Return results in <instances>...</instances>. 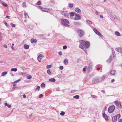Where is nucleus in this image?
I'll return each instance as SVG.
<instances>
[{
	"label": "nucleus",
	"mask_w": 122,
	"mask_h": 122,
	"mask_svg": "<svg viewBox=\"0 0 122 122\" xmlns=\"http://www.w3.org/2000/svg\"><path fill=\"white\" fill-rule=\"evenodd\" d=\"M32 76L30 75H29L27 76V79H30L32 78Z\"/></svg>",
	"instance_id": "obj_32"
},
{
	"label": "nucleus",
	"mask_w": 122,
	"mask_h": 122,
	"mask_svg": "<svg viewBox=\"0 0 122 122\" xmlns=\"http://www.w3.org/2000/svg\"><path fill=\"white\" fill-rule=\"evenodd\" d=\"M116 73V71L114 70H112L110 72V74L112 75H114Z\"/></svg>",
	"instance_id": "obj_15"
},
{
	"label": "nucleus",
	"mask_w": 122,
	"mask_h": 122,
	"mask_svg": "<svg viewBox=\"0 0 122 122\" xmlns=\"http://www.w3.org/2000/svg\"><path fill=\"white\" fill-rule=\"evenodd\" d=\"M69 6L71 7H72L73 6V5L72 4L70 3L69 4Z\"/></svg>",
	"instance_id": "obj_40"
},
{
	"label": "nucleus",
	"mask_w": 122,
	"mask_h": 122,
	"mask_svg": "<svg viewBox=\"0 0 122 122\" xmlns=\"http://www.w3.org/2000/svg\"><path fill=\"white\" fill-rule=\"evenodd\" d=\"M83 70L84 71H86V69L85 68H83Z\"/></svg>",
	"instance_id": "obj_52"
},
{
	"label": "nucleus",
	"mask_w": 122,
	"mask_h": 122,
	"mask_svg": "<svg viewBox=\"0 0 122 122\" xmlns=\"http://www.w3.org/2000/svg\"><path fill=\"white\" fill-rule=\"evenodd\" d=\"M23 96L24 98H25L26 97V96L25 94L23 95Z\"/></svg>",
	"instance_id": "obj_55"
},
{
	"label": "nucleus",
	"mask_w": 122,
	"mask_h": 122,
	"mask_svg": "<svg viewBox=\"0 0 122 122\" xmlns=\"http://www.w3.org/2000/svg\"><path fill=\"white\" fill-rule=\"evenodd\" d=\"M87 23L89 24H92V22L91 21L89 20H87Z\"/></svg>",
	"instance_id": "obj_37"
},
{
	"label": "nucleus",
	"mask_w": 122,
	"mask_h": 122,
	"mask_svg": "<svg viewBox=\"0 0 122 122\" xmlns=\"http://www.w3.org/2000/svg\"><path fill=\"white\" fill-rule=\"evenodd\" d=\"M5 24L6 25V24H7V23H5Z\"/></svg>",
	"instance_id": "obj_63"
},
{
	"label": "nucleus",
	"mask_w": 122,
	"mask_h": 122,
	"mask_svg": "<svg viewBox=\"0 0 122 122\" xmlns=\"http://www.w3.org/2000/svg\"><path fill=\"white\" fill-rule=\"evenodd\" d=\"M49 81L51 82H54L55 81V79L53 78H51L49 79Z\"/></svg>",
	"instance_id": "obj_23"
},
{
	"label": "nucleus",
	"mask_w": 122,
	"mask_h": 122,
	"mask_svg": "<svg viewBox=\"0 0 122 122\" xmlns=\"http://www.w3.org/2000/svg\"><path fill=\"white\" fill-rule=\"evenodd\" d=\"M43 95L42 94H40L39 96V98H40L41 97H43Z\"/></svg>",
	"instance_id": "obj_46"
},
{
	"label": "nucleus",
	"mask_w": 122,
	"mask_h": 122,
	"mask_svg": "<svg viewBox=\"0 0 122 122\" xmlns=\"http://www.w3.org/2000/svg\"><path fill=\"white\" fill-rule=\"evenodd\" d=\"M63 48L64 49H66L67 47L66 46L64 45L63 46Z\"/></svg>",
	"instance_id": "obj_43"
},
{
	"label": "nucleus",
	"mask_w": 122,
	"mask_h": 122,
	"mask_svg": "<svg viewBox=\"0 0 122 122\" xmlns=\"http://www.w3.org/2000/svg\"><path fill=\"white\" fill-rule=\"evenodd\" d=\"M116 116H117V118H119L120 117L121 115L120 114H118L116 115Z\"/></svg>",
	"instance_id": "obj_36"
},
{
	"label": "nucleus",
	"mask_w": 122,
	"mask_h": 122,
	"mask_svg": "<svg viewBox=\"0 0 122 122\" xmlns=\"http://www.w3.org/2000/svg\"><path fill=\"white\" fill-rule=\"evenodd\" d=\"M11 70L12 71H14L15 72L17 71V69L16 68H12L11 69Z\"/></svg>",
	"instance_id": "obj_29"
},
{
	"label": "nucleus",
	"mask_w": 122,
	"mask_h": 122,
	"mask_svg": "<svg viewBox=\"0 0 122 122\" xmlns=\"http://www.w3.org/2000/svg\"><path fill=\"white\" fill-rule=\"evenodd\" d=\"M60 69L62 70L63 69V67L62 66H60L59 67Z\"/></svg>",
	"instance_id": "obj_42"
},
{
	"label": "nucleus",
	"mask_w": 122,
	"mask_h": 122,
	"mask_svg": "<svg viewBox=\"0 0 122 122\" xmlns=\"http://www.w3.org/2000/svg\"><path fill=\"white\" fill-rule=\"evenodd\" d=\"M115 81V80L114 79H112L111 80L112 82H114Z\"/></svg>",
	"instance_id": "obj_51"
},
{
	"label": "nucleus",
	"mask_w": 122,
	"mask_h": 122,
	"mask_svg": "<svg viewBox=\"0 0 122 122\" xmlns=\"http://www.w3.org/2000/svg\"><path fill=\"white\" fill-rule=\"evenodd\" d=\"M71 17H72L74 15V13L73 12H70L69 13Z\"/></svg>",
	"instance_id": "obj_25"
},
{
	"label": "nucleus",
	"mask_w": 122,
	"mask_h": 122,
	"mask_svg": "<svg viewBox=\"0 0 122 122\" xmlns=\"http://www.w3.org/2000/svg\"><path fill=\"white\" fill-rule=\"evenodd\" d=\"M51 65H48L46 66V68L47 69L51 68Z\"/></svg>",
	"instance_id": "obj_35"
},
{
	"label": "nucleus",
	"mask_w": 122,
	"mask_h": 122,
	"mask_svg": "<svg viewBox=\"0 0 122 122\" xmlns=\"http://www.w3.org/2000/svg\"><path fill=\"white\" fill-rule=\"evenodd\" d=\"M99 67H98V68H97V70L98 71H99L100 70V68L101 67L100 66H99Z\"/></svg>",
	"instance_id": "obj_47"
},
{
	"label": "nucleus",
	"mask_w": 122,
	"mask_h": 122,
	"mask_svg": "<svg viewBox=\"0 0 122 122\" xmlns=\"http://www.w3.org/2000/svg\"><path fill=\"white\" fill-rule=\"evenodd\" d=\"M65 113L64 112L61 111L60 113V114L62 116H63L65 114Z\"/></svg>",
	"instance_id": "obj_31"
},
{
	"label": "nucleus",
	"mask_w": 122,
	"mask_h": 122,
	"mask_svg": "<svg viewBox=\"0 0 122 122\" xmlns=\"http://www.w3.org/2000/svg\"><path fill=\"white\" fill-rule=\"evenodd\" d=\"M22 5L23 7H25L26 6V4L25 3V2H23L22 3Z\"/></svg>",
	"instance_id": "obj_34"
},
{
	"label": "nucleus",
	"mask_w": 122,
	"mask_h": 122,
	"mask_svg": "<svg viewBox=\"0 0 122 122\" xmlns=\"http://www.w3.org/2000/svg\"><path fill=\"white\" fill-rule=\"evenodd\" d=\"M81 19V16L79 15H76L75 16L74 20H77Z\"/></svg>",
	"instance_id": "obj_8"
},
{
	"label": "nucleus",
	"mask_w": 122,
	"mask_h": 122,
	"mask_svg": "<svg viewBox=\"0 0 122 122\" xmlns=\"http://www.w3.org/2000/svg\"><path fill=\"white\" fill-rule=\"evenodd\" d=\"M61 14L65 16H66L67 15V13L66 11H62L61 12Z\"/></svg>",
	"instance_id": "obj_17"
},
{
	"label": "nucleus",
	"mask_w": 122,
	"mask_h": 122,
	"mask_svg": "<svg viewBox=\"0 0 122 122\" xmlns=\"http://www.w3.org/2000/svg\"><path fill=\"white\" fill-rule=\"evenodd\" d=\"M115 106L114 105H112L110 106L108 109L109 112L110 113L113 112L115 109Z\"/></svg>",
	"instance_id": "obj_3"
},
{
	"label": "nucleus",
	"mask_w": 122,
	"mask_h": 122,
	"mask_svg": "<svg viewBox=\"0 0 122 122\" xmlns=\"http://www.w3.org/2000/svg\"><path fill=\"white\" fill-rule=\"evenodd\" d=\"M106 109H107V107H106L105 106V108H104L105 110H106Z\"/></svg>",
	"instance_id": "obj_58"
},
{
	"label": "nucleus",
	"mask_w": 122,
	"mask_h": 122,
	"mask_svg": "<svg viewBox=\"0 0 122 122\" xmlns=\"http://www.w3.org/2000/svg\"><path fill=\"white\" fill-rule=\"evenodd\" d=\"M11 26L13 27H15V25L14 24H13V23H11L10 24Z\"/></svg>",
	"instance_id": "obj_44"
},
{
	"label": "nucleus",
	"mask_w": 122,
	"mask_h": 122,
	"mask_svg": "<svg viewBox=\"0 0 122 122\" xmlns=\"http://www.w3.org/2000/svg\"><path fill=\"white\" fill-rule=\"evenodd\" d=\"M83 46L81 44H80L79 45V47L80 48L83 49L85 51V52L86 53V51H85V50H86L85 49H84Z\"/></svg>",
	"instance_id": "obj_16"
},
{
	"label": "nucleus",
	"mask_w": 122,
	"mask_h": 122,
	"mask_svg": "<svg viewBox=\"0 0 122 122\" xmlns=\"http://www.w3.org/2000/svg\"><path fill=\"white\" fill-rule=\"evenodd\" d=\"M30 41L32 43H36L37 41L36 39L32 38L31 39Z\"/></svg>",
	"instance_id": "obj_18"
},
{
	"label": "nucleus",
	"mask_w": 122,
	"mask_h": 122,
	"mask_svg": "<svg viewBox=\"0 0 122 122\" xmlns=\"http://www.w3.org/2000/svg\"><path fill=\"white\" fill-rule=\"evenodd\" d=\"M105 75L103 76L101 78V80H102L105 79Z\"/></svg>",
	"instance_id": "obj_39"
},
{
	"label": "nucleus",
	"mask_w": 122,
	"mask_h": 122,
	"mask_svg": "<svg viewBox=\"0 0 122 122\" xmlns=\"http://www.w3.org/2000/svg\"><path fill=\"white\" fill-rule=\"evenodd\" d=\"M29 47V46L28 45L25 44L24 46V47L25 49H28Z\"/></svg>",
	"instance_id": "obj_20"
},
{
	"label": "nucleus",
	"mask_w": 122,
	"mask_h": 122,
	"mask_svg": "<svg viewBox=\"0 0 122 122\" xmlns=\"http://www.w3.org/2000/svg\"><path fill=\"white\" fill-rule=\"evenodd\" d=\"M115 50L117 52H120L122 54V48L118 47L116 48Z\"/></svg>",
	"instance_id": "obj_10"
},
{
	"label": "nucleus",
	"mask_w": 122,
	"mask_h": 122,
	"mask_svg": "<svg viewBox=\"0 0 122 122\" xmlns=\"http://www.w3.org/2000/svg\"><path fill=\"white\" fill-rule=\"evenodd\" d=\"M99 80L98 78H96L93 79L92 80V82L93 83H97L99 81Z\"/></svg>",
	"instance_id": "obj_9"
},
{
	"label": "nucleus",
	"mask_w": 122,
	"mask_h": 122,
	"mask_svg": "<svg viewBox=\"0 0 122 122\" xmlns=\"http://www.w3.org/2000/svg\"><path fill=\"white\" fill-rule=\"evenodd\" d=\"M4 104L5 106H7L9 108H10L11 107V105L8 104L7 103L5 102Z\"/></svg>",
	"instance_id": "obj_24"
},
{
	"label": "nucleus",
	"mask_w": 122,
	"mask_h": 122,
	"mask_svg": "<svg viewBox=\"0 0 122 122\" xmlns=\"http://www.w3.org/2000/svg\"><path fill=\"white\" fill-rule=\"evenodd\" d=\"M45 84L44 83H42L41 84V87L42 88L45 87Z\"/></svg>",
	"instance_id": "obj_27"
},
{
	"label": "nucleus",
	"mask_w": 122,
	"mask_h": 122,
	"mask_svg": "<svg viewBox=\"0 0 122 122\" xmlns=\"http://www.w3.org/2000/svg\"><path fill=\"white\" fill-rule=\"evenodd\" d=\"M1 4L3 6H5L7 7V4L4 1H1Z\"/></svg>",
	"instance_id": "obj_19"
},
{
	"label": "nucleus",
	"mask_w": 122,
	"mask_h": 122,
	"mask_svg": "<svg viewBox=\"0 0 122 122\" xmlns=\"http://www.w3.org/2000/svg\"><path fill=\"white\" fill-rule=\"evenodd\" d=\"M15 83H16V82L15 81Z\"/></svg>",
	"instance_id": "obj_64"
},
{
	"label": "nucleus",
	"mask_w": 122,
	"mask_h": 122,
	"mask_svg": "<svg viewBox=\"0 0 122 122\" xmlns=\"http://www.w3.org/2000/svg\"><path fill=\"white\" fill-rule=\"evenodd\" d=\"M4 47L5 48H6L7 47V46L6 45H4Z\"/></svg>",
	"instance_id": "obj_53"
},
{
	"label": "nucleus",
	"mask_w": 122,
	"mask_h": 122,
	"mask_svg": "<svg viewBox=\"0 0 122 122\" xmlns=\"http://www.w3.org/2000/svg\"><path fill=\"white\" fill-rule=\"evenodd\" d=\"M59 55H61L62 54L61 52H59L58 53Z\"/></svg>",
	"instance_id": "obj_50"
},
{
	"label": "nucleus",
	"mask_w": 122,
	"mask_h": 122,
	"mask_svg": "<svg viewBox=\"0 0 122 122\" xmlns=\"http://www.w3.org/2000/svg\"><path fill=\"white\" fill-rule=\"evenodd\" d=\"M6 18H8V19H9V17H9V16H7H7H6Z\"/></svg>",
	"instance_id": "obj_54"
},
{
	"label": "nucleus",
	"mask_w": 122,
	"mask_h": 122,
	"mask_svg": "<svg viewBox=\"0 0 122 122\" xmlns=\"http://www.w3.org/2000/svg\"><path fill=\"white\" fill-rule=\"evenodd\" d=\"M91 97H92L93 98H95L96 97L95 96L93 95H91Z\"/></svg>",
	"instance_id": "obj_45"
},
{
	"label": "nucleus",
	"mask_w": 122,
	"mask_h": 122,
	"mask_svg": "<svg viewBox=\"0 0 122 122\" xmlns=\"http://www.w3.org/2000/svg\"><path fill=\"white\" fill-rule=\"evenodd\" d=\"M75 11L77 13L81 14V11L80 10L77 8H76L75 9Z\"/></svg>",
	"instance_id": "obj_11"
},
{
	"label": "nucleus",
	"mask_w": 122,
	"mask_h": 122,
	"mask_svg": "<svg viewBox=\"0 0 122 122\" xmlns=\"http://www.w3.org/2000/svg\"><path fill=\"white\" fill-rule=\"evenodd\" d=\"M63 62L65 65H66L68 63V60L67 59H65L63 61Z\"/></svg>",
	"instance_id": "obj_21"
},
{
	"label": "nucleus",
	"mask_w": 122,
	"mask_h": 122,
	"mask_svg": "<svg viewBox=\"0 0 122 122\" xmlns=\"http://www.w3.org/2000/svg\"><path fill=\"white\" fill-rule=\"evenodd\" d=\"M112 121L114 122H115L117 121V116H114L112 117Z\"/></svg>",
	"instance_id": "obj_14"
},
{
	"label": "nucleus",
	"mask_w": 122,
	"mask_h": 122,
	"mask_svg": "<svg viewBox=\"0 0 122 122\" xmlns=\"http://www.w3.org/2000/svg\"><path fill=\"white\" fill-rule=\"evenodd\" d=\"M115 34L116 35L118 36H120L121 35L120 34L118 31H115Z\"/></svg>",
	"instance_id": "obj_22"
},
{
	"label": "nucleus",
	"mask_w": 122,
	"mask_h": 122,
	"mask_svg": "<svg viewBox=\"0 0 122 122\" xmlns=\"http://www.w3.org/2000/svg\"><path fill=\"white\" fill-rule=\"evenodd\" d=\"M47 73L49 75H51V71L49 69L48 70H47Z\"/></svg>",
	"instance_id": "obj_28"
},
{
	"label": "nucleus",
	"mask_w": 122,
	"mask_h": 122,
	"mask_svg": "<svg viewBox=\"0 0 122 122\" xmlns=\"http://www.w3.org/2000/svg\"><path fill=\"white\" fill-rule=\"evenodd\" d=\"M102 92H104V91H102Z\"/></svg>",
	"instance_id": "obj_62"
},
{
	"label": "nucleus",
	"mask_w": 122,
	"mask_h": 122,
	"mask_svg": "<svg viewBox=\"0 0 122 122\" xmlns=\"http://www.w3.org/2000/svg\"><path fill=\"white\" fill-rule=\"evenodd\" d=\"M96 14L97 15H98V12L97 11H96Z\"/></svg>",
	"instance_id": "obj_56"
},
{
	"label": "nucleus",
	"mask_w": 122,
	"mask_h": 122,
	"mask_svg": "<svg viewBox=\"0 0 122 122\" xmlns=\"http://www.w3.org/2000/svg\"><path fill=\"white\" fill-rule=\"evenodd\" d=\"M40 88V87L39 86H37V87L36 89V91H38L39 90Z\"/></svg>",
	"instance_id": "obj_33"
},
{
	"label": "nucleus",
	"mask_w": 122,
	"mask_h": 122,
	"mask_svg": "<svg viewBox=\"0 0 122 122\" xmlns=\"http://www.w3.org/2000/svg\"><path fill=\"white\" fill-rule=\"evenodd\" d=\"M115 105L116 106L120 108H122V103L117 101H115L114 102Z\"/></svg>",
	"instance_id": "obj_5"
},
{
	"label": "nucleus",
	"mask_w": 122,
	"mask_h": 122,
	"mask_svg": "<svg viewBox=\"0 0 122 122\" xmlns=\"http://www.w3.org/2000/svg\"><path fill=\"white\" fill-rule=\"evenodd\" d=\"M100 16L101 18H103V16L102 15H100Z\"/></svg>",
	"instance_id": "obj_57"
},
{
	"label": "nucleus",
	"mask_w": 122,
	"mask_h": 122,
	"mask_svg": "<svg viewBox=\"0 0 122 122\" xmlns=\"http://www.w3.org/2000/svg\"><path fill=\"white\" fill-rule=\"evenodd\" d=\"M77 33L80 37L83 36L84 35V32L82 30H78Z\"/></svg>",
	"instance_id": "obj_6"
},
{
	"label": "nucleus",
	"mask_w": 122,
	"mask_h": 122,
	"mask_svg": "<svg viewBox=\"0 0 122 122\" xmlns=\"http://www.w3.org/2000/svg\"><path fill=\"white\" fill-rule=\"evenodd\" d=\"M14 45V43H12V46H13Z\"/></svg>",
	"instance_id": "obj_61"
},
{
	"label": "nucleus",
	"mask_w": 122,
	"mask_h": 122,
	"mask_svg": "<svg viewBox=\"0 0 122 122\" xmlns=\"http://www.w3.org/2000/svg\"><path fill=\"white\" fill-rule=\"evenodd\" d=\"M73 98L76 99H78L79 98V96L78 95H76L73 97Z\"/></svg>",
	"instance_id": "obj_30"
},
{
	"label": "nucleus",
	"mask_w": 122,
	"mask_h": 122,
	"mask_svg": "<svg viewBox=\"0 0 122 122\" xmlns=\"http://www.w3.org/2000/svg\"><path fill=\"white\" fill-rule=\"evenodd\" d=\"M79 42L80 44L86 48H88L89 47V42L88 41L85 42L84 41L80 40H79Z\"/></svg>",
	"instance_id": "obj_1"
},
{
	"label": "nucleus",
	"mask_w": 122,
	"mask_h": 122,
	"mask_svg": "<svg viewBox=\"0 0 122 122\" xmlns=\"http://www.w3.org/2000/svg\"><path fill=\"white\" fill-rule=\"evenodd\" d=\"M61 24L66 27H68L69 26V21L67 19H62L61 20Z\"/></svg>",
	"instance_id": "obj_2"
},
{
	"label": "nucleus",
	"mask_w": 122,
	"mask_h": 122,
	"mask_svg": "<svg viewBox=\"0 0 122 122\" xmlns=\"http://www.w3.org/2000/svg\"><path fill=\"white\" fill-rule=\"evenodd\" d=\"M37 7L38 9L41 11L45 12H47L49 10V9L43 8L41 6H38Z\"/></svg>",
	"instance_id": "obj_4"
},
{
	"label": "nucleus",
	"mask_w": 122,
	"mask_h": 122,
	"mask_svg": "<svg viewBox=\"0 0 122 122\" xmlns=\"http://www.w3.org/2000/svg\"><path fill=\"white\" fill-rule=\"evenodd\" d=\"M15 85H15V84H13V86H15Z\"/></svg>",
	"instance_id": "obj_60"
},
{
	"label": "nucleus",
	"mask_w": 122,
	"mask_h": 122,
	"mask_svg": "<svg viewBox=\"0 0 122 122\" xmlns=\"http://www.w3.org/2000/svg\"><path fill=\"white\" fill-rule=\"evenodd\" d=\"M119 122H122V119H119L118 120Z\"/></svg>",
	"instance_id": "obj_49"
},
{
	"label": "nucleus",
	"mask_w": 122,
	"mask_h": 122,
	"mask_svg": "<svg viewBox=\"0 0 122 122\" xmlns=\"http://www.w3.org/2000/svg\"><path fill=\"white\" fill-rule=\"evenodd\" d=\"M24 15L26 17L27 16H28V15L26 13H24Z\"/></svg>",
	"instance_id": "obj_48"
},
{
	"label": "nucleus",
	"mask_w": 122,
	"mask_h": 122,
	"mask_svg": "<svg viewBox=\"0 0 122 122\" xmlns=\"http://www.w3.org/2000/svg\"><path fill=\"white\" fill-rule=\"evenodd\" d=\"M93 31L95 33L97 34V35L99 36H101V34L98 31L97 29L96 28H94L93 29Z\"/></svg>",
	"instance_id": "obj_7"
},
{
	"label": "nucleus",
	"mask_w": 122,
	"mask_h": 122,
	"mask_svg": "<svg viewBox=\"0 0 122 122\" xmlns=\"http://www.w3.org/2000/svg\"><path fill=\"white\" fill-rule=\"evenodd\" d=\"M41 2L40 1H38L37 3L36 4V5H40L41 4Z\"/></svg>",
	"instance_id": "obj_38"
},
{
	"label": "nucleus",
	"mask_w": 122,
	"mask_h": 122,
	"mask_svg": "<svg viewBox=\"0 0 122 122\" xmlns=\"http://www.w3.org/2000/svg\"><path fill=\"white\" fill-rule=\"evenodd\" d=\"M102 116L103 117L105 118L106 120H108V118L107 116L105 114V113H102Z\"/></svg>",
	"instance_id": "obj_12"
},
{
	"label": "nucleus",
	"mask_w": 122,
	"mask_h": 122,
	"mask_svg": "<svg viewBox=\"0 0 122 122\" xmlns=\"http://www.w3.org/2000/svg\"><path fill=\"white\" fill-rule=\"evenodd\" d=\"M75 25H77L80 24V23L79 22H75L74 23Z\"/></svg>",
	"instance_id": "obj_41"
},
{
	"label": "nucleus",
	"mask_w": 122,
	"mask_h": 122,
	"mask_svg": "<svg viewBox=\"0 0 122 122\" xmlns=\"http://www.w3.org/2000/svg\"><path fill=\"white\" fill-rule=\"evenodd\" d=\"M11 48L13 50H14V47H13V46H12Z\"/></svg>",
	"instance_id": "obj_59"
},
{
	"label": "nucleus",
	"mask_w": 122,
	"mask_h": 122,
	"mask_svg": "<svg viewBox=\"0 0 122 122\" xmlns=\"http://www.w3.org/2000/svg\"><path fill=\"white\" fill-rule=\"evenodd\" d=\"M7 73L6 71H4L1 74V76H4Z\"/></svg>",
	"instance_id": "obj_26"
},
{
	"label": "nucleus",
	"mask_w": 122,
	"mask_h": 122,
	"mask_svg": "<svg viewBox=\"0 0 122 122\" xmlns=\"http://www.w3.org/2000/svg\"><path fill=\"white\" fill-rule=\"evenodd\" d=\"M42 55L41 54H40L37 57L38 60L39 61H40L41 59L42 58Z\"/></svg>",
	"instance_id": "obj_13"
}]
</instances>
